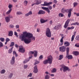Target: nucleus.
Listing matches in <instances>:
<instances>
[{"instance_id":"f257e3e1","label":"nucleus","mask_w":79,"mask_h":79,"mask_svg":"<svg viewBox=\"0 0 79 79\" xmlns=\"http://www.w3.org/2000/svg\"><path fill=\"white\" fill-rule=\"evenodd\" d=\"M27 32L26 31L23 32V35H21L20 36V39H21V41H24L25 44H29L30 42V41L28 40V39L25 38V37H27L26 36Z\"/></svg>"},{"instance_id":"f03ea898","label":"nucleus","mask_w":79,"mask_h":79,"mask_svg":"<svg viewBox=\"0 0 79 79\" xmlns=\"http://www.w3.org/2000/svg\"><path fill=\"white\" fill-rule=\"evenodd\" d=\"M26 36L28 38V40L30 41V42L29 43H27V44H29L31 42V39L32 40L34 41L35 40V37L34 36H33V35L30 33H27L26 34Z\"/></svg>"},{"instance_id":"7ed1b4c3","label":"nucleus","mask_w":79,"mask_h":79,"mask_svg":"<svg viewBox=\"0 0 79 79\" xmlns=\"http://www.w3.org/2000/svg\"><path fill=\"white\" fill-rule=\"evenodd\" d=\"M48 60H46L44 61V64H47L48 63L49 64H52V61H53V57L51 55L48 56Z\"/></svg>"},{"instance_id":"20e7f679","label":"nucleus","mask_w":79,"mask_h":79,"mask_svg":"<svg viewBox=\"0 0 79 79\" xmlns=\"http://www.w3.org/2000/svg\"><path fill=\"white\" fill-rule=\"evenodd\" d=\"M46 35L48 37H51L52 36V34L51 33V31H50V29L49 28H47L46 30Z\"/></svg>"},{"instance_id":"39448f33","label":"nucleus","mask_w":79,"mask_h":79,"mask_svg":"<svg viewBox=\"0 0 79 79\" xmlns=\"http://www.w3.org/2000/svg\"><path fill=\"white\" fill-rule=\"evenodd\" d=\"M48 8L45 7H42V9H43V10H45V11H47L48 13L49 14L50 12V10H52V6H48Z\"/></svg>"},{"instance_id":"423d86ee","label":"nucleus","mask_w":79,"mask_h":79,"mask_svg":"<svg viewBox=\"0 0 79 79\" xmlns=\"http://www.w3.org/2000/svg\"><path fill=\"white\" fill-rule=\"evenodd\" d=\"M61 66L62 68H63V72H66V71H68L69 72L71 71V69L69 68V67H68L66 66L63 64H62Z\"/></svg>"},{"instance_id":"0eeeda50","label":"nucleus","mask_w":79,"mask_h":79,"mask_svg":"<svg viewBox=\"0 0 79 79\" xmlns=\"http://www.w3.org/2000/svg\"><path fill=\"white\" fill-rule=\"evenodd\" d=\"M8 7L10 9L6 12V15H9V14H10V13L12 11V8H13V5L11 4H9Z\"/></svg>"},{"instance_id":"6e6552de","label":"nucleus","mask_w":79,"mask_h":79,"mask_svg":"<svg viewBox=\"0 0 79 79\" xmlns=\"http://www.w3.org/2000/svg\"><path fill=\"white\" fill-rule=\"evenodd\" d=\"M52 2H44V4H41V6H49L50 5H52Z\"/></svg>"},{"instance_id":"1a4fd4ad","label":"nucleus","mask_w":79,"mask_h":79,"mask_svg":"<svg viewBox=\"0 0 79 79\" xmlns=\"http://www.w3.org/2000/svg\"><path fill=\"white\" fill-rule=\"evenodd\" d=\"M71 11H72V9H67L66 10H65V12L67 13H68V16L69 18H70L71 17Z\"/></svg>"},{"instance_id":"9d476101","label":"nucleus","mask_w":79,"mask_h":79,"mask_svg":"<svg viewBox=\"0 0 79 79\" xmlns=\"http://www.w3.org/2000/svg\"><path fill=\"white\" fill-rule=\"evenodd\" d=\"M60 51L61 52H65V49H66V48L65 46H63L61 47H60L59 48Z\"/></svg>"},{"instance_id":"9b49d317","label":"nucleus","mask_w":79,"mask_h":79,"mask_svg":"<svg viewBox=\"0 0 79 79\" xmlns=\"http://www.w3.org/2000/svg\"><path fill=\"white\" fill-rule=\"evenodd\" d=\"M69 21H70V20L69 19L67 20L66 21L64 26V28H67V27L68 26V24H69Z\"/></svg>"},{"instance_id":"f8f14e48","label":"nucleus","mask_w":79,"mask_h":79,"mask_svg":"<svg viewBox=\"0 0 79 79\" xmlns=\"http://www.w3.org/2000/svg\"><path fill=\"white\" fill-rule=\"evenodd\" d=\"M15 63V57L14 56H13L10 61V64H14Z\"/></svg>"},{"instance_id":"ddd939ff","label":"nucleus","mask_w":79,"mask_h":79,"mask_svg":"<svg viewBox=\"0 0 79 79\" xmlns=\"http://www.w3.org/2000/svg\"><path fill=\"white\" fill-rule=\"evenodd\" d=\"M18 51L19 52H21L22 53H24L25 52V49L23 48H20Z\"/></svg>"},{"instance_id":"4468645a","label":"nucleus","mask_w":79,"mask_h":79,"mask_svg":"<svg viewBox=\"0 0 79 79\" xmlns=\"http://www.w3.org/2000/svg\"><path fill=\"white\" fill-rule=\"evenodd\" d=\"M38 15H45V12L42 10H40L38 12Z\"/></svg>"},{"instance_id":"2eb2a0df","label":"nucleus","mask_w":79,"mask_h":79,"mask_svg":"<svg viewBox=\"0 0 79 79\" xmlns=\"http://www.w3.org/2000/svg\"><path fill=\"white\" fill-rule=\"evenodd\" d=\"M34 73H38V69H37V65H36L34 67V70L33 71Z\"/></svg>"},{"instance_id":"dca6fc26","label":"nucleus","mask_w":79,"mask_h":79,"mask_svg":"<svg viewBox=\"0 0 79 79\" xmlns=\"http://www.w3.org/2000/svg\"><path fill=\"white\" fill-rule=\"evenodd\" d=\"M48 21V19L44 20V19H41L40 20V22L41 24H43V23H45Z\"/></svg>"},{"instance_id":"f3484780","label":"nucleus","mask_w":79,"mask_h":79,"mask_svg":"<svg viewBox=\"0 0 79 79\" xmlns=\"http://www.w3.org/2000/svg\"><path fill=\"white\" fill-rule=\"evenodd\" d=\"M73 54L75 56H77L79 55V52L78 51H74L73 52Z\"/></svg>"},{"instance_id":"a211bd4d","label":"nucleus","mask_w":79,"mask_h":79,"mask_svg":"<svg viewBox=\"0 0 79 79\" xmlns=\"http://www.w3.org/2000/svg\"><path fill=\"white\" fill-rule=\"evenodd\" d=\"M64 44L65 47H69V46L70 45L69 42L66 41L64 43Z\"/></svg>"},{"instance_id":"6ab92c4d","label":"nucleus","mask_w":79,"mask_h":79,"mask_svg":"<svg viewBox=\"0 0 79 79\" xmlns=\"http://www.w3.org/2000/svg\"><path fill=\"white\" fill-rule=\"evenodd\" d=\"M5 19H6V22L7 23H9L10 22V17H6L5 18Z\"/></svg>"},{"instance_id":"aec40b11","label":"nucleus","mask_w":79,"mask_h":79,"mask_svg":"<svg viewBox=\"0 0 79 79\" xmlns=\"http://www.w3.org/2000/svg\"><path fill=\"white\" fill-rule=\"evenodd\" d=\"M13 47H12V48L10 49H9L8 51V53H11L12 52H13Z\"/></svg>"},{"instance_id":"412c9836","label":"nucleus","mask_w":79,"mask_h":79,"mask_svg":"<svg viewBox=\"0 0 79 79\" xmlns=\"http://www.w3.org/2000/svg\"><path fill=\"white\" fill-rule=\"evenodd\" d=\"M67 55L68 56L69 55V47L67 48L66 49Z\"/></svg>"},{"instance_id":"4be33fe9","label":"nucleus","mask_w":79,"mask_h":79,"mask_svg":"<svg viewBox=\"0 0 79 79\" xmlns=\"http://www.w3.org/2000/svg\"><path fill=\"white\" fill-rule=\"evenodd\" d=\"M13 31H10L8 34V35L9 36H13Z\"/></svg>"},{"instance_id":"5701e85b","label":"nucleus","mask_w":79,"mask_h":79,"mask_svg":"<svg viewBox=\"0 0 79 79\" xmlns=\"http://www.w3.org/2000/svg\"><path fill=\"white\" fill-rule=\"evenodd\" d=\"M59 60H61L63 58V55H60L59 56Z\"/></svg>"},{"instance_id":"b1692460","label":"nucleus","mask_w":79,"mask_h":79,"mask_svg":"<svg viewBox=\"0 0 79 79\" xmlns=\"http://www.w3.org/2000/svg\"><path fill=\"white\" fill-rule=\"evenodd\" d=\"M56 68L53 69L51 70V72L52 73H56Z\"/></svg>"},{"instance_id":"393cba45","label":"nucleus","mask_w":79,"mask_h":79,"mask_svg":"<svg viewBox=\"0 0 79 79\" xmlns=\"http://www.w3.org/2000/svg\"><path fill=\"white\" fill-rule=\"evenodd\" d=\"M67 58L69 60H71L73 59V56L71 55H69L68 56Z\"/></svg>"},{"instance_id":"a878e982","label":"nucleus","mask_w":79,"mask_h":79,"mask_svg":"<svg viewBox=\"0 0 79 79\" xmlns=\"http://www.w3.org/2000/svg\"><path fill=\"white\" fill-rule=\"evenodd\" d=\"M50 76L48 75H46L45 77V79H49Z\"/></svg>"},{"instance_id":"bb28decb","label":"nucleus","mask_w":79,"mask_h":79,"mask_svg":"<svg viewBox=\"0 0 79 79\" xmlns=\"http://www.w3.org/2000/svg\"><path fill=\"white\" fill-rule=\"evenodd\" d=\"M54 29H60V26L59 25H56V26L54 28Z\"/></svg>"},{"instance_id":"cd10ccee","label":"nucleus","mask_w":79,"mask_h":79,"mask_svg":"<svg viewBox=\"0 0 79 79\" xmlns=\"http://www.w3.org/2000/svg\"><path fill=\"white\" fill-rule=\"evenodd\" d=\"M28 3V2H27V1L26 0L25 1L23 2L24 5L25 6H27Z\"/></svg>"},{"instance_id":"c85d7f7f","label":"nucleus","mask_w":79,"mask_h":79,"mask_svg":"<svg viewBox=\"0 0 79 79\" xmlns=\"http://www.w3.org/2000/svg\"><path fill=\"white\" fill-rule=\"evenodd\" d=\"M35 62L34 63V65H36V64H39L40 62L39 61L37 60H35Z\"/></svg>"},{"instance_id":"c756f323","label":"nucleus","mask_w":79,"mask_h":79,"mask_svg":"<svg viewBox=\"0 0 79 79\" xmlns=\"http://www.w3.org/2000/svg\"><path fill=\"white\" fill-rule=\"evenodd\" d=\"M0 40L2 42H3L5 41V39L3 38H0Z\"/></svg>"},{"instance_id":"7c9ffc66","label":"nucleus","mask_w":79,"mask_h":79,"mask_svg":"<svg viewBox=\"0 0 79 79\" xmlns=\"http://www.w3.org/2000/svg\"><path fill=\"white\" fill-rule=\"evenodd\" d=\"M37 51H35V53L34 54V56L35 57H37Z\"/></svg>"},{"instance_id":"2f4dec72","label":"nucleus","mask_w":79,"mask_h":79,"mask_svg":"<svg viewBox=\"0 0 79 79\" xmlns=\"http://www.w3.org/2000/svg\"><path fill=\"white\" fill-rule=\"evenodd\" d=\"M75 39L76 40L79 41V35H77L76 36Z\"/></svg>"},{"instance_id":"473e14b6","label":"nucleus","mask_w":79,"mask_h":79,"mask_svg":"<svg viewBox=\"0 0 79 79\" xmlns=\"http://www.w3.org/2000/svg\"><path fill=\"white\" fill-rule=\"evenodd\" d=\"M30 60L25 59V60L23 61V63H27L28 61H29Z\"/></svg>"},{"instance_id":"72a5a7b5","label":"nucleus","mask_w":79,"mask_h":79,"mask_svg":"<svg viewBox=\"0 0 79 79\" xmlns=\"http://www.w3.org/2000/svg\"><path fill=\"white\" fill-rule=\"evenodd\" d=\"M5 70L2 69L1 71V74H5Z\"/></svg>"},{"instance_id":"f704fd0d","label":"nucleus","mask_w":79,"mask_h":79,"mask_svg":"<svg viewBox=\"0 0 79 79\" xmlns=\"http://www.w3.org/2000/svg\"><path fill=\"white\" fill-rule=\"evenodd\" d=\"M59 17H63V16H64V15L62 13H59Z\"/></svg>"},{"instance_id":"c9c22d12","label":"nucleus","mask_w":79,"mask_h":79,"mask_svg":"<svg viewBox=\"0 0 79 79\" xmlns=\"http://www.w3.org/2000/svg\"><path fill=\"white\" fill-rule=\"evenodd\" d=\"M34 52L31 51L29 52V55H32V54H34Z\"/></svg>"},{"instance_id":"e433bc0d","label":"nucleus","mask_w":79,"mask_h":79,"mask_svg":"<svg viewBox=\"0 0 79 79\" xmlns=\"http://www.w3.org/2000/svg\"><path fill=\"white\" fill-rule=\"evenodd\" d=\"M14 45H15V42H11L10 47H12V46H14Z\"/></svg>"},{"instance_id":"4c0bfd02","label":"nucleus","mask_w":79,"mask_h":79,"mask_svg":"<svg viewBox=\"0 0 79 79\" xmlns=\"http://www.w3.org/2000/svg\"><path fill=\"white\" fill-rule=\"evenodd\" d=\"M3 47V43L0 41V48Z\"/></svg>"},{"instance_id":"58836bf2","label":"nucleus","mask_w":79,"mask_h":79,"mask_svg":"<svg viewBox=\"0 0 79 79\" xmlns=\"http://www.w3.org/2000/svg\"><path fill=\"white\" fill-rule=\"evenodd\" d=\"M75 37V36H74V35H73L72 36L71 38V42H73V41L74 40V39Z\"/></svg>"},{"instance_id":"ea45409f","label":"nucleus","mask_w":79,"mask_h":79,"mask_svg":"<svg viewBox=\"0 0 79 79\" xmlns=\"http://www.w3.org/2000/svg\"><path fill=\"white\" fill-rule=\"evenodd\" d=\"M43 58H44L43 57V55H41L39 57V60H42V59Z\"/></svg>"},{"instance_id":"a19ab883","label":"nucleus","mask_w":79,"mask_h":79,"mask_svg":"<svg viewBox=\"0 0 79 79\" xmlns=\"http://www.w3.org/2000/svg\"><path fill=\"white\" fill-rule=\"evenodd\" d=\"M66 10H65L64 9V8H63L61 9V11L62 13H64V12H65V11H66Z\"/></svg>"},{"instance_id":"79ce46f5","label":"nucleus","mask_w":79,"mask_h":79,"mask_svg":"<svg viewBox=\"0 0 79 79\" xmlns=\"http://www.w3.org/2000/svg\"><path fill=\"white\" fill-rule=\"evenodd\" d=\"M77 5V2H74L73 3V6L74 7H75V6H76Z\"/></svg>"},{"instance_id":"37998d69","label":"nucleus","mask_w":79,"mask_h":79,"mask_svg":"<svg viewBox=\"0 0 79 79\" xmlns=\"http://www.w3.org/2000/svg\"><path fill=\"white\" fill-rule=\"evenodd\" d=\"M16 14L18 15H22L23 14L21 12H17Z\"/></svg>"},{"instance_id":"c03bdc74","label":"nucleus","mask_w":79,"mask_h":79,"mask_svg":"<svg viewBox=\"0 0 79 79\" xmlns=\"http://www.w3.org/2000/svg\"><path fill=\"white\" fill-rule=\"evenodd\" d=\"M14 35H15V36H16V37H18V33L16 31H15L14 32Z\"/></svg>"},{"instance_id":"a18cd8bd","label":"nucleus","mask_w":79,"mask_h":79,"mask_svg":"<svg viewBox=\"0 0 79 79\" xmlns=\"http://www.w3.org/2000/svg\"><path fill=\"white\" fill-rule=\"evenodd\" d=\"M10 28H13V27H14V26L12 24H11L9 26Z\"/></svg>"},{"instance_id":"49530a36","label":"nucleus","mask_w":79,"mask_h":79,"mask_svg":"<svg viewBox=\"0 0 79 79\" xmlns=\"http://www.w3.org/2000/svg\"><path fill=\"white\" fill-rule=\"evenodd\" d=\"M38 2V1L35 0L34 2V3H35V5H37Z\"/></svg>"},{"instance_id":"de8ad7c7","label":"nucleus","mask_w":79,"mask_h":79,"mask_svg":"<svg viewBox=\"0 0 79 79\" xmlns=\"http://www.w3.org/2000/svg\"><path fill=\"white\" fill-rule=\"evenodd\" d=\"M12 76H13V73H11L10 74V75H9V77L10 78H11Z\"/></svg>"},{"instance_id":"09e8293b","label":"nucleus","mask_w":79,"mask_h":79,"mask_svg":"<svg viewBox=\"0 0 79 79\" xmlns=\"http://www.w3.org/2000/svg\"><path fill=\"white\" fill-rule=\"evenodd\" d=\"M41 2L42 1H41V0L38 1L37 5H39V4H40Z\"/></svg>"},{"instance_id":"8fccbe9b","label":"nucleus","mask_w":79,"mask_h":79,"mask_svg":"<svg viewBox=\"0 0 79 79\" xmlns=\"http://www.w3.org/2000/svg\"><path fill=\"white\" fill-rule=\"evenodd\" d=\"M75 46L77 47H79V43L76 44H75Z\"/></svg>"},{"instance_id":"3c124183","label":"nucleus","mask_w":79,"mask_h":79,"mask_svg":"<svg viewBox=\"0 0 79 79\" xmlns=\"http://www.w3.org/2000/svg\"><path fill=\"white\" fill-rule=\"evenodd\" d=\"M6 41L8 42H9V41H10V39L8 38H6Z\"/></svg>"},{"instance_id":"603ef678","label":"nucleus","mask_w":79,"mask_h":79,"mask_svg":"<svg viewBox=\"0 0 79 79\" xmlns=\"http://www.w3.org/2000/svg\"><path fill=\"white\" fill-rule=\"evenodd\" d=\"M28 14L29 15H31L32 14V11H30L28 13Z\"/></svg>"},{"instance_id":"864d4df0","label":"nucleus","mask_w":79,"mask_h":79,"mask_svg":"<svg viewBox=\"0 0 79 79\" xmlns=\"http://www.w3.org/2000/svg\"><path fill=\"white\" fill-rule=\"evenodd\" d=\"M28 14L29 15H31L32 14V11H30L28 13Z\"/></svg>"},{"instance_id":"5fc2aeb1","label":"nucleus","mask_w":79,"mask_h":79,"mask_svg":"<svg viewBox=\"0 0 79 79\" xmlns=\"http://www.w3.org/2000/svg\"><path fill=\"white\" fill-rule=\"evenodd\" d=\"M63 37H62L60 39V42H63Z\"/></svg>"},{"instance_id":"6e6d98bb","label":"nucleus","mask_w":79,"mask_h":79,"mask_svg":"<svg viewBox=\"0 0 79 79\" xmlns=\"http://www.w3.org/2000/svg\"><path fill=\"white\" fill-rule=\"evenodd\" d=\"M62 65H60V67L61 68L60 69V71H63V67H62V66H61Z\"/></svg>"},{"instance_id":"4d7b16f0","label":"nucleus","mask_w":79,"mask_h":79,"mask_svg":"<svg viewBox=\"0 0 79 79\" xmlns=\"http://www.w3.org/2000/svg\"><path fill=\"white\" fill-rule=\"evenodd\" d=\"M28 77H32V73H30L28 75Z\"/></svg>"},{"instance_id":"13d9d810","label":"nucleus","mask_w":79,"mask_h":79,"mask_svg":"<svg viewBox=\"0 0 79 79\" xmlns=\"http://www.w3.org/2000/svg\"><path fill=\"white\" fill-rule=\"evenodd\" d=\"M15 27H16V29H19V25H17L15 26Z\"/></svg>"},{"instance_id":"bf43d9fd","label":"nucleus","mask_w":79,"mask_h":79,"mask_svg":"<svg viewBox=\"0 0 79 79\" xmlns=\"http://www.w3.org/2000/svg\"><path fill=\"white\" fill-rule=\"evenodd\" d=\"M27 65H24V69H26V68H27Z\"/></svg>"},{"instance_id":"052dcab7","label":"nucleus","mask_w":79,"mask_h":79,"mask_svg":"<svg viewBox=\"0 0 79 79\" xmlns=\"http://www.w3.org/2000/svg\"><path fill=\"white\" fill-rule=\"evenodd\" d=\"M8 17L10 18H10H13V16L12 15H9L8 16Z\"/></svg>"},{"instance_id":"680f3d73","label":"nucleus","mask_w":79,"mask_h":79,"mask_svg":"<svg viewBox=\"0 0 79 79\" xmlns=\"http://www.w3.org/2000/svg\"><path fill=\"white\" fill-rule=\"evenodd\" d=\"M53 2L54 3H55V4H56V3H57V1L56 0H54Z\"/></svg>"},{"instance_id":"e2e57ef3","label":"nucleus","mask_w":79,"mask_h":79,"mask_svg":"<svg viewBox=\"0 0 79 79\" xmlns=\"http://www.w3.org/2000/svg\"><path fill=\"white\" fill-rule=\"evenodd\" d=\"M52 23H53L52 21L51 20L49 21V24H51V25H52Z\"/></svg>"},{"instance_id":"0e129e2a","label":"nucleus","mask_w":79,"mask_h":79,"mask_svg":"<svg viewBox=\"0 0 79 79\" xmlns=\"http://www.w3.org/2000/svg\"><path fill=\"white\" fill-rule=\"evenodd\" d=\"M25 16H29L28 13L25 14Z\"/></svg>"},{"instance_id":"69168bd1","label":"nucleus","mask_w":79,"mask_h":79,"mask_svg":"<svg viewBox=\"0 0 79 79\" xmlns=\"http://www.w3.org/2000/svg\"><path fill=\"white\" fill-rule=\"evenodd\" d=\"M40 29L39 28H37V32H40Z\"/></svg>"},{"instance_id":"338daca9","label":"nucleus","mask_w":79,"mask_h":79,"mask_svg":"<svg viewBox=\"0 0 79 79\" xmlns=\"http://www.w3.org/2000/svg\"><path fill=\"white\" fill-rule=\"evenodd\" d=\"M16 53V51H13V55H15Z\"/></svg>"},{"instance_id":"774afa93","label":"nucleus","mask_w":79,"mask_h":79,"mask_svg":"<svg viewBox=\"0 0 79 79\" xmlns=\"http://www.w3.org/2000/svg\"><path fill=\"white\" fill-rule=\"evenodd\" d=\"M75 25H77V26L79 25V23L78 22H76L75 23Z\"/></svg>"}]
</instances>
